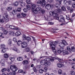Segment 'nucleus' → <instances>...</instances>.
Here are the masks:
<instances>
[{"mask_svg": "<svg viewBox=\"0 0 75 75\" xmlns=\"http://www.w3.org/2000/svg\"><path fill=\"white\" fill-rule=\"evenodd\" d=\"M62 52L63 53L62 54L63 55H68L69 54V52L68 51V50H64L63 49L62 50Z\"/></svg>", "mask_w": 75, "mask_h": 75, "instance_id": "6", "label": "nucleus"}, {"mask_svg": "<svg viewBox=\"0 0 75 75\" xmlns=\"http://www.w3.org/2000/svg\"><path fill=\"white\" fill-rule=\"evenodd\" d=\"M13 41H14V42H17V39L15 38H13Z\"/></svg>", "mask_w": 75, "mask_h": 75, "instance_id": "63", "label": "nucleus"}, {"mask_svg": "<svg viewBox=\"0 0 75 75\" xmlns=\"http://www.w3.org/2000/svg\"><path fill=\"white\" fill-rule=\"evenodd\" d=\"M15 26H13V25H10V28H11V29H14V28Z\"/></svg>", "mask_w": 75, "mask_h": 75, "instance_id": "53", "label": "nucleus"}, {"mask_svg": "<svg viewBox=\"0 0 75 75\" xmlns=\"http://www.w3.org/2000/svg\"><path fill=\"white\" fill-rule=\"evenodd\" d=\"M49 45L52 48V49H53L55 48V45L54 44H53V42H50Z\"/></svg>", "mask_w": 75, "mask_h": 75, "instance_id": "7", "label": "nucleus"}, {"mask_svg": "<svg viewBox=\"0 0 75 75\" xmlns=\"http://www.w3.org/2000/svg\"><path fill=\"white\" fill-rule=\"evenodd\" d=\"M37 4H42V2L41 1H39L37 2Z\"/></svg>", "mask_w": 75, "mask_h": 75, "instance_id": "64", "label": "nucleus"}, {"mask_svg": "<svg viewBox=\"0 0 75 75\" xmlns=\"http://www.w3.org/2000/svg\"><path fill=\"white\" fill-rule=\"evenodd\" d=\"M10 59L11 61L13 62L14 61V57H10Z\"/></svg>", "mask_w": 75, "mask_h": 75, "instance_id": "54", "label": "nucleus"}, {"mask_svg": "<svg viewBox=\"0 0 75 75\" xmlns=\"http://www.w3.org/2000/svg\"><path fill=\"white\" fill-rule=\"evenodd\" d=\"M19 3L17 1L13 3V5L15 6H17L18 5Z\"/></svg>", "mask_w": 75, "mask_h": 75, "instance_id": "26", "label": "nucleus"}, {"mask_svg": "<svg viewBox=\"0 0 75 75\" xmlns=\"http://www.w3.org/2000/svg\"><path fill=\"white\" fill-rule=\"evenodd\" d=\"M27 43L26 42L24 41L21 44V47L22 48H24L27 47Z\"/></svg>", "mask_w": 75, "mask_h": 75, "instance_id": "5", "label": "nucleus"}, {"mask_svg": "<svg viewBox=\"0 0 75 75\" xmlns=\"http://www.w3.org/2000/svg\"><path fill=\"white\" fill-rule=\"evenodd\" d=\"M37 8V6L35 4H32L31 6V8L32 10L33 9H36Z\"/></svg>", "mask_w": 75, "mask_h": 75, "instance_id": "12", "label": "nucleus"}, {"mask_svg": "<svg viewBox=\"0 0 75 75\" xmlns=\"http://www.w3.org/2000/svg\"><path fill=\"white\" fill-rule=\"evenodd\" d=\"M36 9L38 11H40L41 10V7H37Z\"/></svg>", "mask_w": 75, "mask_h": 75, "instance_id": "40", "label": "nucleus"}, {"mask_svg": "<svg viewBox=\"0 0 75 75\" xmlns=\"http://www.w3.org/2000/svg\"><path fill=\"white\" fill-rule=\"evenodd\" d=\"M26 1L27 4H31V1H30V0H26Z\"/></svg>", "mask_w": 75, "mask_h": 75, "instance_id": "33", "label": "nucleus"}, {"mask_svg": "<svg viewBox=\"0 0 75 75\" xmlns=\"http://www.w3.org/2000/svg\"><path fill=\"white\" fill-rule=\"evenodd\" d=\"M33 69L35 72H37V69L35 67H33Z\"/></svg>", "mask_w": 75, "mask_h": 75, "instance_id": "56", "label": "nucleus"}, {"mask_svg": "<svg viewBox=\"0 0 75 75\" xmlns=\"http://www.w3.org/2000/svg\"><path fill=\"white\" fill-rule=\"evenodd\" d=\"M11 39H9L8 41V43L9 45H10V44H11Z\"/></svg>", "mask_w": 75, "mask_h": 75, "instance_id": "43", "label": "nucleus"}, {"mask_svg": "<svg viewBox=\"0 0 75 75\" xmlns=\"http://www.w3.org/2000/svg\"><path fill=\"white\" fill-rule=\"evenodd\" d=\"M71 51H72L73 52H75V48H74V47H71Z\"/></svg>", "mask_w": 75, "mask_h": 75, "instance_id": "27", "label": "nucleus"}, {"mask_svg": "<svg viewBox=\"0 0 75 75\" xmlns=\"http://www.w3.org/2000/svg\"><path fill=\"white\" fill-rule=\"evenodd\" d=\"M61 9L62 10L64 11H66V8H65L64 6H62L61 7Z\"/></svg>", "mask_w": 75, "mask_h": 75, "instance_id": "36", "label": "nucleus"}, {"mask_svg": "<svg viewBox=\"0 0 75 75\" xmlns=\"http://www.w3.org/2000/svg\"><path fill=\"white\" fill-rule=\"evenodd\" d=\"M17 60H18V61H22L23 58L21 57L17 58Z\"/></svg>", "mask_w": 75, "mask_h": 75, "instance_id": "35", "label": "nucleus"}, {"mask_svg": "<svg viewBox=\"0 0 75 75\" xmlns=\"http://www.w3.org/2000/svg\"><path fill=\"white\" fill-rule=\"evenodd\" d=\"M14 67H15L14 65H11L10 67V68L11 70L12 71L13 70V69H14Z\"/></svg>", "mask_w": 75, "mask_h": 75, "instance_id": "28", "label": "nucleus"}, {"mask_svg": "<svg viewBox=\"0 0 75 75\" xmlns=\"http://www.w3.org/2000/svg\"><path fill=\"white\" fill-rule=\"evenodd\" d=\"M66 19H67V20H70V18H69V16H66Z\"/></svg>", "mask_w": 75, "mask_h": 75, "instance_id": "57", "label": "nucleus"}, {"mask_svg": "<svg viewBox=\"0 0 75 75\" xmlns=\"http://www.w3.org/2000/svg\"><path fill=\"white\" fill-rule=\"evenodd\" d=\"M66 8H67V9L68 11H70V10H71V8H70V6H67L66 7Z\"/></svg>", "mask_w": 75, "mask_h": 75, "instance_id": "46", "label": "nucleus"}, {"mask_svg": "<svg viewBox=\"0 0 75 75\" xmlns=\"http://www.w3.org/2000/svg\"><path fill=\"white\" fill-rule=\"evenodd\" d=\"M26 7L27 8V9L28 10H30V6L28 5H27L26 6Z\"/></svg>", "mask_w": 75, "mask_h": 75, "instance_id": "49", "label": "nucleus"}, {"mask_svg": "<svg viewBox=\"0 0 75 75\" xmlns=\"http://www.w3.org/2000/svg\"><path fill=\"white\" fill-rule=\"evenodd\" d=\"M4 57L5 58H7L8 57V55L6 53H5L4 55Z\"/></svg>", "mask_w": 75, "mask_h": 75, "instance_id": "37", "label": "nucleus"}, {"mask_svg": "<svg viewBox=\"0 0 75 75\" xmlns=\"http://www.w3.org/2000/svg\"><path fill=\"white\" fill-rule=\"evenodd\" d=\"M15 35L16 36H19V35H21V33L19 31H18L15 33Z\"/></svg>", "mask_w": 75, "mask_h": 75, "instance_id": "18", "label": "nucleus"}, {"mask_svg": "<svg viewBox=\"0 0 75 75\" xmlns=\"http://www.w3.org/2000/svg\"><path fill=\"white\" fill-rule=\"evenodd\" d=\"M49 45L52 48V49H53L55 48V45L54 44H53V42H50Z\"/></svg>", "mask_w": 75, "mask_h": 75, "instance_id": "8", "label": "nucleus"}, {"mask_svg": "<svg viewBox=\"0 0 75 75\" xmlns=\"http://www.w3.org/2000/svg\"><path fill=\"white\" fill-rule=\"evenodd\" d=\"M19 3H20L21 6H22L23 7L25 6V3L23 2V1L20 0L19 1Z\"/></svg>", "mask_w": 75, "mask_h": 75, "instance_id": "9", "label": "nucleus"}, {"mask_svg": "<svg viewBox=\"0 0 75 75\" xmlns=\"http://www.w3.org/2000/svg\"><path fill=\"white\" fill-rule=\"evenodd\" d=\"M70 74H71V75H75V73L74 71H71L70 72Z\"/></svg>", "mask_w": 75, "mask_h": 75, "instance_id": "51", "label": "nucleus"}, {"mask_svg": "<svg viewBox=\"0 0 75 75\" xmlns=\"http://www.w3.org/2000/svg\"><path fill=\"white\" fill-rule=\"evenodd\" d=\"M72 7L73 8H75V3L74 2L72 4Z\"/></svg>", "mask_w": 75, "mask_h": 75, "instance_id": "59", "label": "nucleus"}, {"mask_svg": "<svg viewBox=\"0 0 75 75\" xmlns=\"http://www.w3.org/2000/svg\"><path fill=\"white\" fill-rule=\"evenodd\" d=\"M40 64L41 65H45V67H49L50 64H51L50 62H46L45 61V60H42L40 62Z\"/></svg>", "mask_w": 75, "mask_h": 75, "instance_id": "1", "label": "nucleus"}, {"mask_svg": "<svg viewBox=\"0 0 75 75\" xmlns=\"http://www.w3.org/2000/svg\"><path fill=\"white\" fill-rule=\"evenodd\" d=\"M7 33H8V31L6 30H4V34H7Z\"/></svg>", "mask_w": 75, "mask_h": 75, "instance_id": "60", "label": "nucleus"}, {"mask_svg": "<svg viewBox=\"0 0 75 75\" xmlns=\"http://www.w3.org/2000/svg\"><path fill=\"white\" fill-rule=\"evenodd\" d=\"M6 27L7 28V30H8V31H9L10 29H8L10 28V25H7L6 26Z\"/></svg>", "mask_w": 75, "mask_h": 75, "instance_id": "41", "label": "nucleus"}, {"mask_svg": "<svg viewBox=\"0 0 75 75\" xmlns=\"http://www.w3.org/2000/svg\"><path fill=\"white\" fill-rule=\"evenodd\" d=\"M6 51H7V50H6V47H5V48H4L3 50H1V52H2V53H5V52H6Z\"/></svg>", "mask_w": 75, "mask_h": 75, "instance_id": "20", "label": "nucleus"}, {"mask_svg": "<svg viewBox=\"0 0 75 75\" xmlns=\"http://www.w3.org/2000/svg\"><path fill=\"white\" fill-rule=\"evenodd\" d=\"M12 14H17V10H15L12 11Z\"/></svg>", "mask_w": 75, "mask_h": 75, "instance_id": "31", "label": "nucleus"}, {"mask_svg": "<svg viewBox=\"0 0 75 75\" xmlns=\"http://www.w3.org/2000/svg\"><path fill=\"white\" fill-rule=\"evenodd\" d=\"M32 11L33 12V13L35 14H36L38 12V11L37 10H36V9H32Z\"/></svg>", "mask_w": 75, "mask_h": 75, "instance_id": "21", "label": "nucleus"}, {"mask_svg": "<svg viewBox=\"0 0 75 75\" xmlns=\"http://www.w3.org/2000/svg\"><path fill=\"white\" fill-rule=\"evenodd\" d=\"M62 42L60 43L59 46L60 47L63 48V47H65V45H67V42L64 40H62Z\"/></svg>", "mask_w": 75, "mask_h": 75, "instance_id": "2", "label": "nucleus"}, {"mask_svg": "<svg viewBox=\"0 0 75 75\" xmlns=\"http://www.w3.org/2000/svg\"><path fill=\"white\" fill-rule=\"evenodd\" d=\"M22 43V42L21 40H19L18 41L17 43V45L19 46L20 45V44Z\"/></svg>", "mask_w": 75, "mask_h": 75, "instance_id": "29", "label": "nucleus"}, {"mask_svg": "<svg viewBox=\"0 0 75 75\" xmlns=\"http://www.w3.org/2000/svg\"><path fill=\"white\" fill-rule=\"evenodd\" d=\"M50 60L52 62L54 60V59L52 57H50Z\"/></svg>", "mask_w": 75, "mask_h": 75, "instance_id": "52", "label": "nucleus"}, {"mask_svg": "<svg viewBox=\"0 0 75 75\" xmlns=\"http://www.w3.org/2000/svg\"><path fill=\"white\" fill-rule=\"evenodd\" d=\"M13 50L15 51H16V52H20V50H18L17 48L16 47H14L13 49Z\"/></svg>", "mask_w": 75, "mask_h": 75, "instance_id": "19", "label": "nucleus"}, {"mask_svg": "<svg viewBox=\"0 0 75 75\" xmlns=\"http://www.w3.org/2000/svg\"><path fill=\"white\" fill-rule=\"evenodd\" d=\"M5 17H4V19L5 21L7 22H8V21H9V19H8V14H7V13L6 12V13H5Z\"/></svg>", "mask_w": 75, "mask_h": 75, "instance_id": "3", "label": "nucleus"}, {"mask_svg": "<svg viewBox=\"0 0 75 75\" xmlns=\"http://www.w3.org/2000/svg\"><path fill=\"white\" fill-rule=\"evenodd\" d=\"M57 66L59 68H61V67H62L64 66V65L63 64L61 63H58L57 64Z\"/></svg>", "mask_w": 75, "mask_h": 75, "instance_id": "11", "label": "nucleus"}, {"mask_svg": "<svg viewBox=\"0 0 75 75\" xmlns=\"http://www.w3.org/2000/svg\"><path fill=\"white\" fill-rule=\"evenodd\" d=\"M6 48V45L4 44H2L0 45V48L1 49H3Z\"/></svg>", "mask_w": 75, "mask_h": 75, "instance_id": "16", "label": "nucleus"}, {"mask_svg": "<svg viewBox=\"0 0 75 75\" xmlns=\"http://www.w3.org/2000/svg\"><path fill=\"white\" fill-rule=\"evenodd\" d=\"M21 8H18L17 9V11L18 12H20V11H21Z\"/></svg>", "mask_w": 75, "mask_h": 75, "instance_id": "62", "label": "nucleus"}, {"mask_svg": "<svg viewBox=\"0 0 75 75\" xmlns=\"http://www.w3.org/2000/svg\"><path fill=\"white\" fill-rule=\"evenodd\" d=\"M48 69H47V67H45L44 68V72H47V70Z\"/></svg>", "mask_w": 75, "mask_h": 75, "instance_id": "55", "label": "nucleus"}, {"mask_svg": "<svg viewBox=\"0 0 75 75\" xmlns=\"http://www.w3.org/2000/svg\"><path fill=\"white\" fill-rule=\"evenodd\" d=\"M26 40H27L28 42H30L31 41V38L29 37H27Z\"/></svg>", "mask_w": 75, "mask_h": 75, "instance_id": "23", "label": "nucleus"}, {"mask_svg": "<svg viewBox=\"0 0 75 75\" xmlns=\"http://www.w3.org/2000/svg\"><path fill=\"white\" fill-rule=\"evenodd\" d=\"M59 21L61 22V23H64V24H67L66 23V22H65V18H60Z\"/></svg>", "mask_w": 75, "mask_h": 75, "instance_id": "10", "label": "nucleus"}, {"mask_svg": "<svg viewBox=\"0 0 75 75\" xmlns=\"http://www.w3.org/2000/svg\"><path fill=\"white\" fill-rule=\"evenodd\" d=\"M23 65H25V64H28V62L27 60H25L23 62Z\"/></svg>", "mask_w": 75, "mask_h": 75, "instance_id": "25", "label": "nucleus"}, {"mask_svg": "<svg viewBox=\"0 0 75 75\" xmlns=\"http://www.w3.org/2000/svg\"><path fill=\"white\" fill-rule=\"evenodd\" d=\"M7 10L8 11H11V10H12V7H8L7 8Z\"/></svg>", "mask_w": 75, "mask_h": 75, "instance_id": "39", "label": "nucleus"}, {"mask_svg": "<svg viewBox=\"0 0 75 75\" xmlns=\"http://www.w3.org/2000/svg\"><path fill=\"white\" fill-rule=\"evenodd\" d=\"M0 30L3 31H4L5 30V29L3 27H0Z\"/></svg>", "mask_w": 75, "mask_h": 75, "instance_id": "50", "label": "nucleus"}, {"mask_svg": "<svg viewBox=\"0 0 75 75\" xmlns=\"http://www.w3.org/2000/svg\"><path fill=\"white\" fill-rule=\"evenodd\" d=\"M54 6L55 7L57 8H59L61 7V6L59 4H56L54 5Z\"/></svg>", "mask_w": 75, "mask_h": 75, "instance_id": "17", "label": "nucleus"}, {"mask_svg": "<svg viewBox=\"0 0 75 75\" xmlns=\"http://www.w3.org/2000/svg\"><path fill=\"white\" fill-rule=\"evenodd\" d=\"M58 74H60V75L62 74V71L61 69L58 70Z\"/></svg>", "mask_w": 75, "mask_h": 75, "instance_id": "30", "label": "nucleus"}, {"mask_svg": "<svg viewBox=\"0 0 75 75\" xmlns=\"http://www.w3.org/2000/svg\"><path fill=\"white\" fill-rule=\"evenodd\" d=\"M9 35L14 36L15 35V33L14 32H11L9 33Z\"/></svg>", "mask_w": 75, "mask_h": 75, "instance_id": "38", "label": "nucleus"}, {"mask_svg": "<svg viewBox=\"0 0 75 75\" xmlns=\"http://www.w3.org/2000/svg\"><path fill=\"white\" fill-rule=\"evenodd\" d=\"M57 16H58V14H57V13H55V12H53L52 16L55 17H57Z\"/></svg>", "mask_w": 75, "mask_h": 75, "instance_id": "32", "label": "nucleus"}, {"mask_svg": "<svg viewBox=\"0 0 75 75\" xmlns=\"http://www.w3.org/2000/svg\"><path fill=\"white\" fill-rule=\"evenodd\" d=\"M25 50L26 52H29L30 51V49L28 47H26L25 49Z\"/></svg>", "mask_w": 75, "mask_h": 75, "instance_id": "47", "label": "nucleus"}, {"mask_svg": "<svg viewBox=\"0 0 75 75\" xmlns=\"http://www.w3.org/2000/svg\"><path fill=\"white\" fill-rule=\"evenodd\" d=\"M6 71V69L4 68H3L1 70V72H5Z\"/></svg>", "mask_w": 75, "mask_h": 75, "instance_id": "48", "label": "nucleus"}, {"mask_svg": "<svg viewBox=\"0 0 75 75\" xmlns=\"http://www.w3.org/2000/svg\"><path fill=\"white\" fill-rule=\"evenodd\" d=\"M67 50L69 52V53H71V48L69 47L68 46L67 48Z\"/></svg>", "mask_w": 75, "mask_h": 75, "instance_id": "45", "label": "nucleus"}, {"mask_svg": "<svg viewBox=\"0 0 75 75\" xmlns=\"http://www.w3.org/2000/svg\"><path fill=\"white\" fill-rule=\"evenodd\" d=\"M21 15L23 16V17H25L26 16V15L25 14L23 13H21Z\"/></svg>", "mask_w": 75, "mask_h": 75, "instance_id": "61", "label": "nucleus"}, {"mask_svg": "<svg viewBox=\"0 0 75 75\" xmlns=\"http://www.w3.org/2000/svg\"><path fill=\"white\" fill-rule=\"evenodd\" d=\"M54 11H50L49 13V14L50 16H52L53 15V13Z\"/></svg>", "mask_w": 75, "mask_h": 75, "instance_id": "58", "label": "nucleus"}, {"mask_svg": "<svg viewBox=\"0 0 75 75\" xmlns=\"http://www.w3.org/2000/svg\"><path fill=\"white\" fill-rule=\"evenodd\" d=\"M56 11L59 14H61L62 13V10L60 9L59 8L56 10Z\"/></svg>", "mask_w": 75, "mask_h": 75, "instance_id": "14", "label": "nucleus"}, {"mask_svg": "<svg viewBox=\"0 0 75 75\" xmlns=\"http://www.w3.org/2000/svg\"><path fill=\"white\" fill-rule=\"evenodd\" d=\"M64 49L63 48L62 49H58L57 50V52L58 53H59V54H60L61 52H62V50H63Z\"/></svg>", "mask_w": 75, "mask_h": 75, "instance_id": "15", "label": "nucleus"}, {"mask_svg": "<svg viewBox=\"0 0 75 75\" xmlns=\"http://www.w3.org/2000/svg\"><path fill=\"white\" fill-rule=\"evenodd\" d=\"M5 20V19H4V18L3 19H0V23H4V20Z\"/></svg>", "mask_w": 75, "mask_h": 75, "instance_id": "44", "label": "nucleus"}, {"mask_svg": "<svg viewBox=\"0 0 75 75\" xmlns=\"http://www.w3.org/2000/svg\"><path fill=\"white\" fill-rule=\"evenodd\" d=\"M45 60L46 62H50V57L49 58L45 59Z\"/></svg>", "mask_w": 75, "mask_h": 75, "instance_id": "22", "label": "nucleus"}, {"mask_svg": "<svg viewBox=\"0 0 75 75\" xmlns=\"http://www.w3.org/2000/svg\"><path fill=\"white\" fill-rule=\"evenodd\" d=\"M27 38V37H26V36L25 35H23L22 36V38L23 39V41H25V40H26V38Z\"/></svg>", "mask_w": 75, "mask_h": 75, "instance_id": "24", "label": "nucleus"}, {"mask_svg": "<svg viewBox=\"0 0 75 75\" xmlns=\"http://www.w3.org/2000/svg\"><path fill=\"white\" fill-rule=\"evenodd\" d=\"M17 69H17V67H15L14 68H13V69L12 71H13V72H16V71H17Z\"/></svg>", "mask_w": 75, "mask_h": 75, "instance_id": "34", "label": "nucleus"}, {"mask_svg": "<svg viewBox=\"0 0 75 75\" xmlns=\"http://www.w3.org/2000/svg\"><path fill=\"white\" fill-rule=\"evenodd\" d=\"M39 71L40 74H42V73H43V72H44V70H43V69H40L39 70Z\"/></svg>", "mask_w": 75, "mask_h": 75, "instance_id": "42", "label": "nucleus"}, {"mask_svg": "<svg viewBox=\"0 0 75 75\" xmlns=\"http://www.w3.org/2000/svg\"><path fill=\"white\" fill-rule=\"evenodd\" d=\"M42 2L41 4L43 7H44L45 4H46V2L44 0H41Z\"/></svg>", "mask_w": 75, "mask_h": 75, "instance_id": "13", "label": "nucleus"}, {"mask_svg": "<svg viewBox=\"0 0 75 75\" xmlns=\"http://www.w3.org/2000/svg\"><path fill=\"white\" fill-rule=\"evenodd\" d=\"M54 6V5L53 4H48L47 5H46V8H47V10H50L51 8L52 7H53Z\"/></svg>", "mask_w": 75, "mask_h": 75, "instance_id": "4", "label": "nucleus"}]
</instances>
